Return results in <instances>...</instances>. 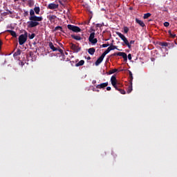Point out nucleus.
<instances>
[{
  "instance_id": "nucleus-2",
  "label": "nucleus",
  "mask_w": 177,
  "mask_h": 177,
  "mask_svg": "<svg viewBox=\"0 0 177 177\" xmlns=\"http://www.w3.org/2000/svg\"><path fill=\"white\" fill-rule=\"evenodd\" d=\"M28 37V32L25 31L24 34L19 35L18 38L19 45H24L27 42V38Z\"/></svg>"
},
{
  "instance_id": "nucleus-23",
  "label": "nucleus",
  "mask_w": 177,
  "mask_h": 177,
  "mask_svg": "<svg viewBox=\"0 0 177 177\" xmlns=\"http://www.w3.org/2000/svg\"><path fill=\"white\" fill-rule=\"evenodd\" d=\"M168 32L171 38H176V34L175 32H172L171 30H169Z\"/></svg>"
},
{
  "instance_id": "nucleus-48",
  "label": "nucleus",
  "mask_w": 177,
  "mask_h": 177,
  "mask_svg": "<svg viewBox=\"0 0 177 177\" xmlns=\"http://www.w3.org/2000/svg\"><path fill=\"white\" fill-rule=\"evenodd\" d=\"M59 45H60L61 48H63V44L62 43H59Z\"/></svg>"
},
{
  "instance_id": "nucleus-47",
  "label": "nucleus",
  "mask_w": 177,
  "mask_h": 177,
  "mask_svg": "<svg viewBox=\"0 0 177 177\" xmlns=\"http://www.w3.org/2000/svg\"><path fill=\"white\" fill-rule=\"evenodd\" d=\"M59 3L60 5H62V6H63V5H64V4H63V3H62L60 0H59Z\"/></svg>"
},
{
  "instance_id": "nucleus-4",
  "label": "nucleus",
  "mask_w": 177,
  "mask_h": 177,
  "mask_svg": "<svg viewBox=\"0 0 177 177\" xmlns=\"http://www.w3.org/2000/svg\"><path fill=\"white\" fill-rule=\"evenodd\" d=\"M116 34L119 36V37L124 42V44L128 46L129 49H131L132 48V46L129 44V41H128V39L125 37V35H122L120 32H117Z\"/></svg>"
},
{
  "instance_id": "nucleus-52",
  "label": "nucleus",
  "mask_w": 177,
  "mask_h": 177,
  "mask_svg": "<svg viewBox=\"0 0 177 177\" xmlns=\"http://www.w3.org/2000/svg\"><path fill=\"white\" fill-rule=\"evenodd\" d=\"M9 13H10V15H12V12L11 11H9Z\"/></svg>"
},
{
  "instance_id": "nucleus-29",
  "label": "nucleus",
  "mask_w": 177,
  "mask_h": 177,
  "mask_svg": "<svg viewBox=\"0 0 177 177\" xmlns=\"http://www.w3.org/2000/svg\"><path fill=\"white\" fill-rule=\"evenodd\" d=\"M109 50L111 51V50H114V49H118V48H117V46H114V45H113V44H111L109 47Z\"/></svg>"
},
{
  "instance_id": "nucleus-37",
  "label": "nucleus",
  "mask_w": 177,
  "mask_h": 177,
  "mask_svg": "<svg viewBox=\"0 0 177 177\" xmlns=\"http://www.w3.org/2000/svg\"><path fill=\"white\" fill-rule=\"evenodd\" d=\"M57 50L59 51V53H61L62 56H64V52L63 51L62 49H61V48H57Z\"/></svg>"
},
{
  "instance_id": "nucleus-50",
  "label": "nucleus",
  "mask_w": 177,
  "mask_h": 177,
  "mask_svg": "<svg viewBox=\"0 0 177 177\" xmlns=\"http://www.w3.org/2000/svg\"><path fill=\"white\" fill-rule=\"evenodd\" d=\"M93 84H96V80H93Z\"/></svg>"
},
{
  "instance_id": "nucleus-28",
  "label": "nucleus",
  "mask_w": 177,
  "mask_h": 177,
  "mask_svg": "<svg viewBox=\"0 0 177 177\" xmlns=\"http://www.w3.org/2000/svg\"><path fill=\"white\" fill-rule=\"evenodd\" d=\"M111 52V50L109 48H108L102 55L105 57L106 55H107V53H109Z\"/></svg>"
},
{
  "instance_id": "nucleus-51",
  "label": "nucleus",
  "mask_w": 177,
  "mask_h": 177,
  "mask_svg": "<svg viewBox=\"0 0 177 177\" xmlns=\"http://www.w3.org/2000/svg\"><path fill=\"white\" fill-rule=\"evenodd\" d=\"M66 62H70V59H68V58H67Z\"/></svg>"
},
{
  "instance_id": "nucleus-14",
  "label": "nucleus",
  "mask_w": 177,
  "mask_h": 177,
  "mask_svg": "<svg viewBox=\"0 0 177 177\" xmlns=\"http://www.w3.org/2000/svg\"><path fill=\"white\" fill-rule=\"evenodd\" d=\"M136 23H137V24H139V26H140L141 27H145V26H146L145 24V22H143V21L140 20L138 18L136 19Z\"/></svg>"
},
{
  "instance_id": "nucleus-38",
  "label": "nucleus",
  "mask_w": 177,
  "mask_h": 177,
  "mask_svg": "<svg viewBox=\"0 0 177 177\" xmlns=\"http://www.w3.org/2000/svg\"><path fill=\"white\" fill-rule=\"evenodd\" d=\"M102 48H107V46H110V44H104L102 45Z\"/></svg>"
},
{
  "instance_id": "nucleus-18",
  "label": "nucleus",
  "mask_w": 177,
  "mask_h": 177,
  "mask_svg": "<svg viewBox=\"0 0 177 177\" xmlns=\"http://www.w3.org/2000/svg\"><path fill=\"white\" fill-rule=\"evenodd\" d=\"M95 52H96V49H95V48H91L88 50V53H89V55H95Z\"/></svg>"
},
{
  "instance_id": "nucleus-49",
  "label": "nucleus",
  "mask_w": 177,
  "mask_h": 177,
  "mask_svg": "<svg viewBox=\"0 0 177 177\" xmlns=\"http://www.w3.org/2000/svg\"><path fill=\"white\" fill-rule=\"evenodd\" d=\"M87 60H91V57H88Z\"/></svg>"
},
{
  "instance_id": "nucleus-44",
  "label": "nucleus",
  "mask_w": 177,
  "mask_h": 177,
  "mask_svg": "<svg viewBox=\"0 0 177 177\" xmlns=\"http://www.w3.org/2000/svg\"><path fill=\"white\" fill-rule=\"evenodd\" d=\"M106 91H111V87L110 86L106 87Z\"/></svg>"
},
{
  "instance_id": "nucleus-3",
  "label": "nucleus",
  "mask_w": 177,
  "mask_h": 177,
  "mask_svg": "<svg viewBox=\"0 0 177 177\" xmlns=\"http://www.w3.org/2000/svg\"><path fill=\"white\" fill-rule=\"evenodd\" d=\"M116 34L119 36V37L124 42V44L128 46L129 49H131L132 48V46L129 44V41H128V39L125 37V35H122L120 32H117Z\"/></svg>"
},
{
  "instance_id": "nucleus-32",
  "label": "nucleus",
  "mask_w": 177,
  "mask_h": 177,
  "mask_svg": "<svg viewBox=\"0 0 177 177\" xmlns=\"http://www.w3.org/2000/svg\"><path fill=\"white\" fill-rule=\"evenodd\" d=\"M123 28H124V34H128V32L129 31V28L127 26H124Z\"/></svg>"
},
{
  "instance_id": "nucleus-15",
  "label": "nucleus",
  "mask_w": 177,
  "mask_h": 177,
  "mask_svg": "<svg viewBox=\"0 0 177 177\" xmlns=\"http://www.w3.org/2000/svg\"><path fill=\"white\" fill-rule=\"evenodd\" d=\"M71 38H73V39H75V41H81V39H82L81 36L75 35H71Z\"/></svg>"
},
{
  "instance_id": "nucleus-30",
  "label": "nucleus",
  "mask_w": 177,
  "mask_h": 177,
  "mask_svg": "<svg viewBox=\"0 0 177 177\" xmlns=\"http://www.w3.org/2000/svg\"><path fill=\"white\" fill-rule=\"evenodd\" d=\"M28 38H29V39H34V38H35V33H32L31 35L29 34Z\"/></svg>"
},
{
  "instance_id": "nucleus-24",
  "label": "nucleus",
  "mask_w": 177,
  "mask_h": 177,
  "mask_svg": "<svg viewBox=\"0 0 177 177\" xmlns=\"http://www.w3.org/2000/svg\"><path fill=\"white\" fill-rule=\"evenodd\" d=\"M20 55H21V50L17 49V50L14 53L13 56H20Z\"/></svg>"
},
{
  "instance_id": "nucleus-43",
  "label": "nucleus",
  "mask_w": 177,
  "mask_h": 177,
  "mask_svg": "<svg viewBox=\"0 0 177 177\" xmlns=\"http://www.w3.org/2000/svg\"><path fill=\"white\" fill-rule=\"evenodd\" d=\"M129 44L130 45H133V44H135V41L134 40H131V41H130V42H129Z\"/></svg>"
},
{
  "instance_id": "nucleus-5",
  "label": "nucleus",
  "mask_w": 177,
  "mask_h": 177,
  "mask_svg": "<svg viewBox=\"0 0 177 177\" xmlns=\"http://www.w3.org/2000/svg\"><path fill=\"white\" fill-rule=\"evenodd\" d=\"M67 27L68 30H70L71 31H73V32H81V29L78 26L68 24Z\"/></svg>"
},
{
  "instance_id": "nucleus-33",
  "label": "nucleus",
  "mask_w": 177,
  "mask_h": 177,
  "mask_svg": "<svg viewBox=\"0 0 177 177\" xmlns=\"http://www.w3.org/2000/svg\"><path fill=\"white\" fill-rule=\"evenodd\" d=\"M129 77L131 78L130 82H132V81L133 80V76L132 75V72L129 71Z\"/></svg>"
},
{
  "instance_id": "nucleus-39",
  "label": "nucleus",
  "mask_w": 177,
  "mask_h": 177,
  "mask_svg": "<svg viewBox=\"0 0 177 177\" xmlns=\"http://www.w3.org/2000/svg\"><path fill=\"white\" fill-rule=\"evenodd\" d=\"M164 26H165V27H169V22H165L164 23Z\"/></svg>"
},
{
  "instance_id": "nucleus-20",
  "label": "nucleus",
  "mask_w": 177,
  "mask_h": 177,
  "mask_svg": "<svg viewBox=\"0 0 177 177\" xmlns=\"http://www.w3.org/2000/svg\"><path fill=\"white\" fill-rule=\"evenodd\" d=\"M35 3V2L34 1V0H28V5L29 8H32V6H34Z\"/></svg>"
},
{
  "instance_id": "nucleus-13",
  "label": "nucleus",
  "mask_w": 177,
  "mask_h": 177,
  "mask_svg": "<svg viewBox=\"0 0 177 177\" xmlns=\"http://www.w3.org/2000/svg\"><path fill=\"white\" fill-rule=\"evenodd\" d=\"M48 46L50 49H52L53 52H57V48L55 47L52 41L49 42Z\"/></svg>"
},
{
  "instance_id": "nucleus-16",
  "label": "nucleus",
  "mask_w": 177,
  "mask_h": 177,
  "mask_svg": "<svg viewBox=\"0 0 177 177\" xmlns=\"http://www.w3.org/2000/svg\"><path fill=\"white\" fill-rule=\"evenodd\" d=\"M57 18V17H56V15H50L48 17V19L50 20V21L51 23H55V20H56V19Z\"/></svg>"
},
{
  "instance_id": "nucleus-46",
  "label": "nucleus",
  "mask_w": 177,
  "mask_h": 177,
  "mask_svg": "<svg viewBox=\"0 0 177 177\" xmlns=\"http://www.w3.org/2000/svg\"><path fill=\"white\" fill-rule=\"evenodd\" d=\"M20 64H21V67H23V66H24V62H20Z\"/></svg>"
},
{
  "instance_id": "nucleus-22",
  "label": "nucleus",
  "mask_w": 177,
  "mask_h": 177,
  "mask_svg": "<svg viewBox=\"0 0 177 177\" xmlns=\"http://www.w3.org/2000/svg\"><path fill=\"white\" fill-rule=\"evenodd\" d=\"M133 91V88H132V82H130V84L129 86H128L127 88V93H131Z\"/></svg>"
},
{
  "instance_id": "nucleus-41",
  "label": "nucleus",
  "mask_w": 177,
  "mask_h": 177,
  "mask_svg": "<svg viewBox=\"0 0 177 177\" xmlns=\"http://www.w3.org/2000/svg\"><path fill=\"white\" fill-rule=\"evenodd\" d=\"M113 88H115L116 91H120V88H118V86H117V84H115V86H113Z\"/></svg>"
},
{
  "instance_id": "nucleus-10",
  "label": "nucleus",
  "mask_w": 177,
  "mask_h": 177,
  "mask_svg": "<svg viewBox=\"0 0 177 177\" xmlns=\"http://www.w3.org/2000/svg\"><path fill=\"white\" fill-rule=\"evenodd\" d=\"M117 56H121L122 57H123V59L125 62H127V60H128V55H127V53H125L119 52V53H118Z\"/></svg>"
},
{
  "instance_id": "nucleus-8",
  "label": "nucleus",
  "mask_w": 177,
  "mask_h": 177,
  "mask_svg": "<svg viewBox=\"0 0 177 177\" xmlns=\"http://www.w3.org/2000/svg\"><path fill=\"white\" fill-rule=\"evenodd\" d=\"M47 8L50 10H55V9H59V4L55 3H50L48 4Z\"/></svg>"
},
{
  "instance_id": "nucleus-11",
  "label": "nucleus",
  "mask_w": 177,
  "mask_h": 177,
  "mask_svg": "<svg viewBox=\"0 0 177 177\" xmlns=\"http://www.w3.org/2000/svg\"><path fill=\"white\" fill-rule=\"evenodd\" d=\"M111 82L113 86L117 85V77H115V75L111 77Z\"/></svg>"
},
{
  "instance_id": "nucleus-21",
  "label": "nucleus",
  "mask_w": 177,
  "mask_h": 177,
  "mask_svg": "<svg viewBox=\"0 0 177 177\" xmlns=\"http://www.w3.org/2000/svg\"><path fill=\"white\" fill-rule=\"evenodd\" d=\"M84 64H85V61H84V60H80L78 63H77V64H75V66H76V67H80V66H84Z\"/></svg>"
},
{
  "instance_id": "nucleus-36",
  "label": "nucleus",
  "mask_w": 177,
  "mask_h": 177,
  "mask_svg": "<svg viewBox=\"0 0 177 177\" xmlns=\"http://www.w3.org/2000/svg\"><path fill=\"white\" fill-rule=\"evenodd\" d=\"M28 11L27 10H24V17H27V16H28Z\"/></svg>"
},
{
  "instance_id": "nucleus-27",
  "label": "nucleus",
  "mask_w": 177,
  "mask_h": 177,
  "mask_svg": "<svg viewBox=\"0 0 177 177\" xmlns=\"http://www.w3.org/2000/svg\"><path fill=\"white\" fill-rule=\"evenodd\" d=\"M57 30H59V31H62L63 32V28L60 26H58L55 28L54 31H57Z\"/></svg>"
},
{
  "instance_id": "nucleus-42",
  "label": "nucleus",
  "mask_w": 177,
  "mask_h": 177,
  "mask_svg": "<svg viewBox=\"0 0 177 177\" xmlns=\"http://www.w3.org/2000/svg\"><path fill=\"white\" fill-rule=\"evenodd\" d=\"M3 42H2V40L0 39V50L2 48V45H3Z\"/></svg>"
},
{
  "instance_id": "nucleus-6",
  "label": "nucleus",
  "mask_w": 177,
  "mask_h": 177,
  "mask_svg": "<svg viewBox=\"0 0 177 177\" xmlns=\"http://www.w3.org/2000/svg\"><path fill=\"white\" fill-rule=\"evenodd\" d=\"M88 41L91 44L95 45V44H97V39L95 38V32H91L88 37Z\"/></svg>"
},
{
  "instance_id": "nucleus-12",
  "label": "nucleus",
  "mask_w": 177,
  "mask_h": 177,
  "mask_svg": "<svg viewBox=\"0 0 177 177\" xmlns=\"http://www.w3.org/2000/svg\"><path fill=\"white\" fill-rule=\"evenodd\" d=\"M104 59V57L102 55L95 62V66H99L102 62H103V59Z\"/></svg>"
},
{
  "instance_id": "nucleus-31",
  "label": "nucleus",
  "mask_w": 177,
  "mask_h": 177,
  "mask_svg": "<svg viewBox=\"0 0 177 177\" xmlns=\"http://www.w3.org/2000/svg\"><path fill=\"white\" fill-rule=\"evenodd\" d=\"M150 16H151V14H150V12H147L144 15V19H149V17H150Z\"/></svg>"
},
{
  "instance_id": "nucleus-53",
  "label": "nucleus",
  "mask_w": 177,
  "mask_h": 177,
  "mask_svg": "<svg viewBox=\"0 0 177 177\" xmlns=\"http://www.w3.org/2000/svg\"><path fill=\"white\" fill-rule=\"evenodd\" d=\"M65 55H68V53L67 52H65Z\"/></svg>"
},
{
  "instance_id": "nucleus-40",
  "label": "nucleus",
  "mask_w": 177,
  "mask_h": 177,
  "mask_svg": "<svg viewBox=\"0 0 177 177\" xmlns=\"http://www.w3.org/2000/svg\"><path fill=\"white\" fill-rule=\"evenodd\" d=\"M128 59H129V60H132V55L129 54L128 55Z\"/></svg>"
},
{
  "instance_id": "nucleus-17",
  "label": "nucleus",
  "mask_w": 177,
  "mask_h": 177,
  "mask_svg": "<svg viewBox=\"0 0 177 177\" xmlns=\"http://www.w3.org/2000/svg\"><path fill=\"white\" fill-rule=\"evenodd\" d=\"M8 32H10V35H12V37H13L14 38H17V34L16 33V32H15L14 30H7Z\"/></svg>"
},
{
  "instance_id": "nucleus-35",
  "label": "nucleus",
  "mask_w": 177,
  "mask_h": 177,
  "mask_svg": "<svg viewBox=\"0 0 177 177\" xmlns=\"http://www.w3.org/2000/svg\"><path fill=\"white\" fill-rule=\"evenodd\" d=\"M103 26H104V23H102V24H96V27H97L98 28H100L103 27Z\"/></svg>"
},
{
  "instance_id": "nucleus-1",
  "label": "nucleus",
  "mask_w": 177,
  "mask_h": 177,
  "mask_svg": "<svg viewBox=\"0 0 177 177\" xmlns=\"http://www.w3.org/2000/svg\"><path fill=\"white\" fill-rule=\"evenodd\" d=\"M30 17L29 21H28V28H34V27H37V26H39V21H42L44 18L42 17H38L35 15V12L34 10L30 9L29 11Z\"/></svg>"
},
{
  "instance_id": "nucleus-45",
  "label": "nucleus",
  "mask_w": 177,
  "mask_h": 177,
  "mask_svg": "<svg viewBox=\"0 0 177 177\" xmlns=\"http://www.w3.org/2000/svg\"><path fill=\"white\" fill-rule=\"evenodd\" d=\"M118 54V53H115L112 54L111 56H117Z\"/></svg>"
},
{
  "instance_id": "nucleus-19",
  "label": "nucleus",
  "mask_w": 177,
  "mask_h": 177,
  "mask_svg": "<svg viewBox=\"0 0 177 177\" xmlns=\"http://www.w3.org/2000/svg\"><path fill=\"white\" fill-rule=\"evenodd\" d=\"M118 71V69L115 68L110 70L109 72L106 73L107 75H111V74H114V73H117Z\"/></svg>"
},
{
  "instance_id": "nucleus-26",
  "label": "nucleus",
  "mask_w": 177,
  "mask_h": 177,
  "mask_svg": "<svg viewBox=\"0 0 177 177\" xmlns=\"http://www.w3.org/2000/svg\"><path fill=\"white\" fill-rule=\"evenodd\" d=\"M158 45H159L160 46H168V43L167 42H158Z\"/></svg>"
},
{
  "instance_id": "nucleus-55",
  "label": "nucleus",
  "mask_w": 177,
  "mask_h": 177,
  "mask_svg": "<svg viewBox=\"0 0 177 177\" xmlns=\"http://www.w3.org/2000/svg\"><path fill=\"white\" fill-rule=\"evenodd\" d=\"M130 10H132V8H130Z\"/></svg>"
},
{
  "instance_id": "nucleus-25",
  "label": "nucleus",
  "mask_w": 177,
  "mask_h": 177,
  "mask_svg": "<svg viewBox=\"0 0 177 177\" xmlns=\"http://www.w3.org/2000/svg\"><path fill=\"white\" fill-rule=\"evenodd\" d=\"M33 10L37 15H39V12H41V8H39V7H35Z\"/></svg>"
},
{
  "instance_id": "nucleus-7",
  "label": "nucleus",
  "mask_w": 177,
  "mask_h": 177,
  "mask_svg": "<svg viewBox=\"0 0 177 177\" xmlns=\"http://www.w3.org/2000/svg\"><path fill=\"white\" fill-rule=\"evenodd\" d=\"M71 49H72V50H74V52H75V53H78V52H80L81 50V47L75 45V44L71 43Z\"/></svg>"
},
{
  "instance_id": "nucleus-9",
  "label": "nucleus",
  "mask_w": 177,
  "mask_h": 177,
  "mask_svg": "<svg viewBox=\"0 0 177 177\" xmlns=\"http://www.w3.org/2000/svg\"><path fill=\"white\" fill-rule=\"evenodd\" d=\"M106 86H109V82H106L105 83H102L100 84H97L96 86L97 89H104Z\"/></svg>"
},
{
  "instance_id": "nucleus-34",
  "label": "nucleus",
  "mask_w": 177,
  "mask_h": 177,
  "mask_svg": "<svg viewBox=\"0 0 177 177\" xmlns=\"http://www.w3.org/2000/svg\"><path fill=\"white\" fill-rule=\"evenodd\" d=\"M119 92H120V93H121L122 95H125V93H127V92L125 91V90L121 89V88H119Z\"/></svg>"
},
{
  "instance_id": "nucleus-54",
  "label": "nucleus",
  "mask_w": 177,
  "mask_h": 177,
  "mask_svg": "<svg viewBox=\"0 0 177 177\" xmlns=\"http://www.w3.org/2000/svg\"><path fill=\"white\" fill-rule=\"evenodd\" d=\"M15 1V2H17V1H19V0H14Z\"/></svg>"
}]
</instances>
